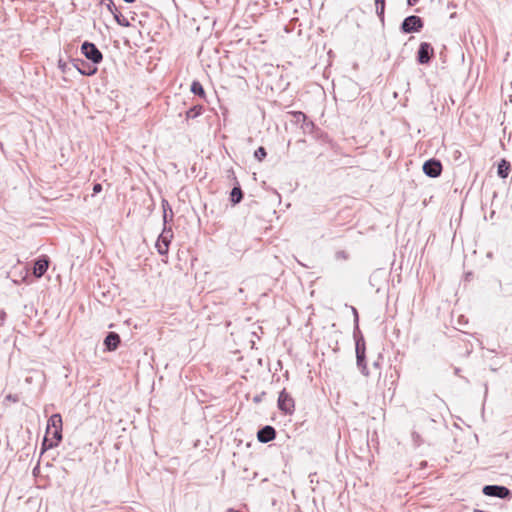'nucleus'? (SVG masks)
Segmentation results:
<instances>
[{"instance_id": "obj_1", "label": "nucleus", "mask_w": 512, "mask_h": 512, "mask_svg": "<svg viewBox=\"0 0 512 512\" xmlns=\"http://www.w3.org/2000/svg\"><path fill=\"white\" fill-rule=\"evenodd\" d=\"M46 434L52 435L54 439L49 443L48 448L58 446L62 440V417L60 414L56 413L50 416L47 422Z\"/></svg>"}, {"instance_id": "obj_2", "label": "nucleus", "mask_w": 512, "mask_h": 512, "mask_svg": "<svg viewBox=\"0 0 512 512\" xmlns=\"http://www.w3.org/2000/svg\"><path fill=\"white\" fill-rule=\"evenodd\" d=\"M81 53L93 64H99L103 60L102 52L97 46L89 41H84L81 45Z\"/></svg>"}, {"instance_id": "obj_3", "label": "nucleus", "mask_w": 512, "mask_h": 512, "mask_svg": "<svg viewBox=\"0 0 512 512\" xmlns=\"http://www.w3.org/2000/svg\"><path fill=\"white\" fill-rule=\"evenodd\" d=\"M277 406L279 410L288 415L293 414L295 410V401L285 389L279 393Z\"/></svg>"}, {"instance_id": "obj_4", "label": "nucleus", "mask_w": 512, "mask_h": 512, "mask_svg": "<svg viewBox=\"0 0 512 512\" xmlns=\"http://www.w3.org/2000/svg\"><path fill=\"white\" fill-rule=\"evenodd\" d=\"M424 26L422 19L419 16L411 15L406 17L401 24V31L403 33L419 32Z\"/></svg>"}, {"instance_id": "obj_5", "label": "nucleus", "mask_w": 512, "mask_h": 512, "mask_svg": "<svg viewBox=\"0 0 512 512\" xmlns=\"http://www.w3.org/2000/svg\"><path fill=\"white\" fill-rule=\"evenodd\" d=\"M482 492L486 496L500 499H509L511 496V491L507 487L500 485H486L483 487Z\"/></svg>"}, {"instance_id": "obj_6", "label": "nucleus", "mask_w": 512, "mask_h": 512, "mask_svg": "<svg viewBox=\"0 0 512 512\" xmlns=\"http://www.w3.org/2000/svg\"><path fill=\"white\" fill-rule=\"evenodd\" d=\"M423 172L431 178H436L441 175L442 164L439 160L432 158L424 162Z\"/></svg>"}, {"instance_id": "obj_7", "label": "nucleus", "mask_w": 512, "mask_h": 512, "mask_svg": "<svg viewBox=\"0 0 512 512\" xmlns=\"http://www.w3.org/2000/svg\"><path fill=\"white\" fill-rule=\"evenodd\" d=\"M434 55V49L430 43L422 42L417 52V61L420 64H428Z\"/></svg>"}, {"instance_id": "obj_8", "label": "nucleus", "mask_w": 512, "mask_h": 512, "mask_svg": "<svg viewBox=\"0 0 512 512\" xmlns=\"http://www.w3.org/2000/svg\"><path fill=\"white\" fill-rule=\"evenodd\" d=\"M73 65L80 72V74L85 76H92L97 72V68L95 66H91L80 59L73 60Z\"/></svg>"}, {"instance_id": "obj_9", "label": "nucleus", "mask_w": 512, "mask_h": 512, "mask_svg": "<svg viewBox=\"0 0 512 512\" xmlns=\"http://www.w3.org/2000/svg\"><path fill=\"white\" fill-rule=\"evenodd\" d=\"M48 267H49L48 257L41 256L35 261L34 268H33V274L37 278H40L46 273Z\"/></svg>"}, {"instance_id": "obj_10", "label": "nucleus", "mask_w": 512, "mask_h": 512, "mask_svg": "<svg viewBox=\"0 0 512 512\" xmlns=\"http://www.w3.org/2000/svg\"><path fill=\"white\" fill-rule=\"evenodd\" d=\"M275 437L276 430L270 425L264 426L257 433V438L261 443H268L275 439Z\"/></svg>"}, {"instance_id": "obj_11", "label": "nucleus", "mask_w": 512, "mask_h": 512, "mask_svg": "<svg viewBox=\"0 0 512 512\" xmlns=\"http://www.w3.org/2000/svg\"><path fill=\"white\" fill-rule=\"evenodd\" d=\"M171 235H168L167 232H163L157 239L156 248L160 255H167L169 250Z\"/></svg>"}, {"instance_id": "obj_12", "label": "nucleus", "mask_w": 512, "mask_h": 512, "mask_svg": "<svg viewBox=\"0 0 512 512\" xmlns=\"http://www.w3.org/2000/svg\"><path fill=\"white\" fill-rule=\"evenodd\" d=\"M120 344V336L116 332H109L105 339H104V345L106 350L108 351H114L118 348Z\"/></svg>"}, {"instance_id": "obj_13", "label": "nucleus", "mask_w": 512, "mask_h": 512, "mask_svg": "<svg viewBox=\"0 0 512 512\" xmlns=\"http://www.w3.org/2000/svg\"><path fill=\"white\" fill-rule=\"evenodd\" d=\"M359 322H355L354 330H353V336L355 339V346H356V352H365V341L364 337L359 329Z\"/></svg>"}, {"instance_id": "obj_14", "label": "nucleus", "mask_w": 512, "mask_h": 512, "mask_svg": "<svg viewBox=\"0 0 512 512\" xmlns=\"http://www.w3.org/2000/svg\"><path fill=\"white\" fill-rule=\"evenodd\" d=\"M243 199V192L239 185L233 187L231 193H230V201L235 205L242 201Z\"/></svg>"}, {"instance_id": "obj_15", "label": "nucleus", "mask_w": 512, "mask_h": 512, "mask_svg": "<svg viewBox=\"0 0 512 512\" xmlns=\"http://www.w3.org/2000/svg\"><path fill=\"white\" fill-rule=\"evenodd\" d=\"M510 170V164L506 160H501V162L498 164V175L501 178H506L508 176Z\"/></svg>"}, {"instance_id": "obj_16", "label": "nucleus", "mask_w": 512, "mask_h": 512, "mask_svg": "<svg viewBox=\"0 0 512 512\" xmlns=\"http://www.w3.org/2000/svg\"><path fill=\"white\" fill-rule=\"evenodd\" d=\"M202 111H203V106L195 105V106L191 107L186 112V118L187 119H194V118L198 117L199 115H201Z\"/></svg>"}, {"instance_id": "obj_17", "label": "nucleus", "mask_w": 512, "mask_h": 512, "mask_svg": "<svg viewBox=\"0 0 512 512\" xmlns=\"http://www.w3.org/2000/svg\"><path fill=\"white\" fill-rule=\"evenodd\" d=\"M356 358H357V365L359 368H361V371L363 374H367L366 372V362H365V352H356Z\"/></svg>"}, {"instance_id": "obj_18", "label": "nucleus", "mask_w": 512, "mask_h": 512, "mask_svg": "<svg viewBox=\"0 0 512 512\" xmlns=\"http://www.w3.org/2000/svg\"><path fill=\"white\" fill-rule=\"evenodd\" d=\"M191 92L198 96H204L205 91L202 84L198 81H193L191 84Z\"/></svg>"}, {"instance_id": "obj_19", "label": "nucleus", "mask_w": 512, "mask_h": 512, "mask_svg": "<svg viewBox=\"0 0 512 512\" xmlns=\"http://www.w3.org/2000/svg\"><path fill=\"white\" fill-rule=\"evenodd\" d=\"M267 155V152L265 150L264 147H259L256 149V151L254 152V157L259 160V161H262Z\"/></svg>"}, {"instance_id": "obj_20", "label": "nucleus", "mask_w": 512, "mask_h": 512, "mask_svg": "<svg viewBox=\"0 0 512 512\" xmlns=\"http://www.w3.org/2000/svg\"><path fill=\"white\" fill-rule=\"evenodd\" d=\"M345 310L347 312L351 313L354 320H359V315H358L356 308H354L352 306L345 305Z\"/></svg>"}, {"instance_id": "obj_21", "label": "nucleus", "mask_w": 512, "mask_h": 512, "mask_svg": "<svg viewBox=\"0 0 512 512\" xmlns=\"http://www.w3.org/2000/svg\"><path fill=\"white\" fill-rule=\"evenodd\" d=\"M117 23L123 27H128L130 25L129 21L125 18H120L119 16H115Z\"/></svg>"}, {"instance_id": "obj_22", "label": "nucleus", "mask_w": 512, "mask_h": 512, "mask_svg": "<svg viewBox=\"0 0 512 512\" xmlns=\"http://www.w3.org/2000/svg\"><path fill=\"white\" fill-rule=\"evenodd\" d=\"M412 439H413V442L416 446H420L421 443H422V439L420 437V435L417 433V432H413L412 433Z\"/></svg>"}, {"instance_id": "obj_23", "label": "nucleus", "mask_w": 512, "mask_h": 512, "mask_svg": "<svg viewBox=\"0 0 512 512\" xmlns=\"http://www.w3.org/2000/svg\"><path fill=\"white\" fill-rule=\"evenodd\" d=\"M102 191V185L100 183H95L93 185V195H96Z\"/></svg>"}, {"instance_id": "obj_24", "label": "nucleus", "mask_w": 512, "mask_h": 512, "mask_svg": "<svg viewBox=\"0 0 512 512\" xmlns=\"http://www.w3.org/2000/svg\"><path fill=\"white\" fill-rule=\"evenodd\" d=\"M6 399H7L8 401H11V402H14V403H16V402H18V401H19L18 396H17V395H12V394L7 395V396H6Z\"/></svg>"}, {"instance_id": "obj_25", "label": "nucleus", "mask_w": 512, "mask_h": 512, "mask_svg": "<svg viewBox=\"0 0 512 512\" xmlns=\"http://www.w3.org/2000/svg\"><path fill=\"white\" fill-rule=\"evenodd\" d=\"M58 66H59V68L61 69L62 72L66 71L67 64L65 62H63L62 60H59Z\"/></svg>"}, {"instance_id": "obj_26", "label": "nucleus", "mask_w": 512, "mask_h": 512, "mask_svg": "<svg viewBox=\"0 0 512 512\" xmlns=\"http://www.w3.org/2000/svg\"><path fill=\"white\" fill-rule=\"evenodd\" d=\"M295 116H296L297 120H300V119L305 120L306 119V115L303 112H296Z\"/></svg>"}, {"instance_id": "obj_27", "label": "nucleus", "mask_w": 512, "mask_h": 512, "mask_svg": "<svg viewBox=\"0 0 512 512\" xmlns=\"http://www.w3.org/2000/svg\"><path fill=\"white\" fill-rule=\"evenodd\" d=\"M376 4H381V13L384 12V8H385V0H375Z\"/></svg>"}, {"instance_id": "obj_28", "label": "nucleus", "mask_w": 512, "mask_h": 512, "mask_svg": "<svg viewBox=\"0 0 512 512\" xmlns=\"http://www.w3.org/2000/svg\"><path fill=\"white\" fill-rule=\"evenodd\" d=\"M376 11H377V14H378L381 18H383L384 12H383V13H381V4H378V5L376 4Z\"/></svg>"}, {"instance_id": "obj_29", "label": "nucleus", "mask_w": 512, "mask_h": 512, "mask_svg": "<svg viewBox=\"0 0 512 512\" xmlns=\"http://www.w3.org/2000/svg\"><path fill=\"white\" fill-rule=\"evenodd\" d=\"M165 204L168 206V203L166 201H163V207H165ZM166 218H167V213H166V208H164V222L167 221Z\"/></svg>"}, {"instance_id": "obj_30", "label": "nucleus", "mask_w": 512, "mask_h": 512, "mask_svg": "<svg viewBox=\"0 0 512 512\" xmlns=\"http://www.w3.org/2000/svg\"><path fill=\"white\" fill-rule=\"evenodd\" d=\"M419 0H407L409 6L415 5Z\"/></svg>"}, {"instance_id": "obj_31", "label": "nucleus", "mask_w": 512, "mask_h": 512, "mask_svg": "<svg viewBox=\"0 0 512 512\" xmlns=\"http://www.w3.org/2000/svg\"><path fill=\"white\" fill-rule=\"evenodd\" d=\"M459 324L463 325V324H467L468 322H462V321H459L458 322Z\"/></svg>"}, {"instance_id": "obj_32", "label": "nucleus", "mask_w": 512, "mask_h": 512, "mask_svg": "<svg viewBox=\"0 0 512 512\" xmlns=\"http://www.w3.org/2000/svg\"><path fill=\"white\" fill-rule=\"evenodd\" d=\"M48 441L47 437L44 438V442H43V445H45V443Z\"/></svg>"}, {"instance_id": "obj_33", "label": "nucleus", "mask_w": 512, "mask_h": 512, "mask_svg": "<svg viewBox=\"0 0 512 512\" xmlns=\"http://www.w3.org/2000/svg\"><path fill=\"white\" fill-rule=\"evenodd\" d=\"M254 400H255L256 402H259V401H260V399H259L258 397H256Z\"/></svg>"}]
</instances>
